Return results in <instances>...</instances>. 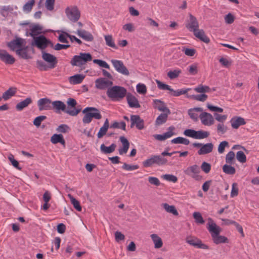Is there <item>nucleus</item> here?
Listing matches in <instances>:
<instances>
[{"label": "nucleus", "mask_w": 259, "mask_h": 259, "mask_svg": "<svg viewBox=\"0 0 259 259\" xmlns=\"http://www.w3.org/2000/svg\"><path fill=\"white\" fill-rule=\"evenodd\" d=\"M106 94L112 101H119L126 96L127 90L123 87L114 85L108 89Z\"/></svg>", "instance_id": "obj_1"}, {"label": "nucleus", "mask_w": 259, "mask_h": 259, "mask_svg": "<svg viewBox=\"0 0 259 259\" xmlns=\"http://www.w3.org/2000/svg\"><path fill=\"white\" fill-rule=\"evenodd\" d=\"M52 110L56 113H60L61 111H63L72 116L77 115L81 111L80 109H66V106L64 103L59 100L52 101Z\"/></svg>", "instance_id": "obj_2"}, {"label": "nucleus", "mask_w": 259, "mask_h": 259, "mask_svg": "<svg viewBox=\"0 0 259 259\" xmlns=\"http://www.w3.org/2000/svg\"><path fill=\"white\" fill-rule=\"evenodd\" d=\"M82 113L85 114L82 118V122L84 123H90L93 118L96 119H100L102 118L99 110L95 107H87L83 110Z\"/></svg>", "instance_id": "obj_3"}, {"label": "nucleus", "mask_w": 259, "mask_h": 259, "mask_svg": "<svg viewBox=\"0 0 259 259\" xmlns=\"http://www.w3.org/2000/svg\"><path fill=\"white\" fill-rule=\"evenodd\" d=\"M92 60V56L90 53H80L79 55H75L73 57L70 61V64L73 66H81Z\"/></svg>", "instance_id": "obj_4"}, {"label": "nucleus", "mask_w": 259, "mask_h": 259, "mask_svg": "<svg viewBox=\"0 0 259 259\" xmlns=\"http://www.w3.org/2000/svg\"><path fill=\"white\" fill-rule=\"evenodd\" d=\"M167 160L161 155H154L143 162V165L145 167H151L154 164L162 165L165 164Z\"/></svg>", "instance_id": "obj_5"}, {"label": "nucleus", "mask_w": 259, "mask_h": 259, "mask_svg": "<svg viewBox=\"0 0 259 259\" xmlns=\"http://www.w3.org/2000/svg\"><path fill=\"white\" fill-rule=\"evenodd\" d=\"M156 82L157 84L158 88L162 90H168L170 92V95L173 96L178 97L182 95H184L186 94L188 91H189L190 89H181L178 90L177 91L174 90L170 88V87L167 84H164L162 83L160 80L156 79Z\"/></svg>", "instance_id": "obj_6"}, {"label": "nucleus", "mask_w": 259, "mask_h": 259, "mask_svg": "<svg viewBox=\"0 0 259 259\" xmlns=\"http://www.w3.org/2000/svg\"><path fill=\"white\" fill-rule=\"evenodd\" d=\"M67 17L72 22H75L80 17V13L76 6L68 7L65 9Z\"/></svg>", "instance_id": "obj_7"}, {"label": "nucleus", "mask_w": 259, "mask_h": 259, "mask_svg": "<svg viewBox=\"0 0 259 259\" xmlns=\"http://www.w3.org/2000/svg\"><path fill=\"white\" fill-rule=\"evenodd\" d=\"M111 62L117 72L125 76H128L130 75L128 69L124 65L122 61L112 59Z\"/></svg>", "instance_id": "obj_8"}, {"label": "nucleus", "mask_w": 259, "mask_h": 259, "mask_svg": "<svg viewBox=\"0 0 259 259\" xmlns=\"http://www.w3.org/2000/svg\"><path fill=\"white\" fill-rule=\"evenodd\" d=\"M95 87L101 90H105L110 88L113 85V81L105 77H100L97 79L95 81Z\"/></svg>", "instance_id": "obj_9"}, {"label": "nucleus", "mask_w": 259, "mask_h": 259, "mask_svg": "<svg viewBox=\"0 0 259 259\" xmlns=\"http://www.w3.org/2000/svg\"><path fill=\"white\" fill-rule=\"evenodd\" d=\"M186 241L189 244L193 246L198 248L203 249H209V246L203 243L202 241L195 237L189 236L187 237L186 239Z\"/></svg>", "instance_id": "obj_10"}, {"label": "nucleus", "mask_w": 259, "mask_h": 259, "mask_svg": "<svg viewBox=\"0 0 259 259\" xmlns=\"http://www.w3.org/2000/svg\"><path fill=\"white\" fill-rule=\"evenodd\" d=\"M31 45L35 46L37 48L44 50L48 46V39L42 35L34 37Z\"/></svg>", "instance_id": "obj_11"}, {"label": "nucleus", "mask_w": 259, "mask_h": 259, "mask_svg": "<svg viewBox=\"0 0 259 259\" xmlns=\"http://www.w3.org/2000/svg\"><path fill=\"white\" fill-rule=\"evenodd\" d=\"M193 146L194 147L200 148L198 151L199 155H204L212 152L213 145L211 143L202 144L199 143H194Z\"/></svg>", "instance_id": "obj_12"}, {"label": "nucleus", "mask_w": 259, "mask_h": 259, "mask_svg": "<svg viewBox=\"0 0 259 259\" xmlns=\"http://www.w3.org/2000/svg\"><path fill=\"white\" fill-rule=\"evenodd\" d=\"M206 228L210 233L211 237L220 234L222 231V229L217 225L211 218L208 219Z\"/></svg>", "instance_id": "obj_13"}, {"label": "nucleus", "mask_w": 259, "mask_h": 259, "mask_svg": "<svg viewBox=\"0 0 259 259\" xmlns=\"http://www.w3.org/2000/svg\"><path fill=\"white\" fill-rule=\"evenodd\" d=\"M52 101L48 98H44L39 99L37 104L39 111L52 110Z\"/></svg>", "instance_id": "obj_14"}, {"label": "nucleus", "mask_w": 259, "mask_h": 259, "mask_svg": "<svg viewBox=\"0 0 259 259\" xmlns=\"http://www.w3.org/2000/svg\"><path fill=\"white\" fill-rule=\"evenodd\" d=\"M199 166L196 164L188 167L185 170L184 173L189 176L191 177L192 178L198 180L199 179V176L198 175L200 172Z\"/></svg>", "instance_id": "obj_15"}, {"label": "nucleus", "mask_w": 259, "mask_h": 259, "mask_svg": "<svg viewBox=\"0 0 259 259\" xmlns=\"http://www.w3.org/2000/svg\"><path fill=\"white\" fill-rule=\"evenodd\" d=\"M131 127L133 128L135 125L140 130L144 127V121L138 115H132L131 116Z\"/></svg>", "instance_id": "obj_16"}, {"label": "nucleus", "mask_w": 259, "mask_h": 259, "mask_svg": "<svg viewBox=\"0 0 259 259\" xmlns=\"http://www.w3.org/2000/svg\"><path fill=\"white\" fill-rule=\"evenodd\" d=\"M42 58L49 64L50 68H54L56 66L57 60L54 55L42 51Z\"/></svg>", "instance_id": "obj_17"}, {"label": "nucleus", "mask_w": 259, "mask_h": 259, "mask_svg": "<svg viewBox=\"0 0 259 259\" xmlns=\"http://www.w3.org/2000/svg\"><path fill=\"white\" fill-rule=\"evenodd\" d=\"M199 118L201 120V123L204 125H211L214 122L212 115L207 112H202L199 115Z\"/></svg>", "instance_id": "obj_18"}, {"label": "nucleus", "mask_w": 259, "mask_h": 259, "mask_svg": "<svg viewBox=\"0 0 259 259\" xmlns=\"http://www.w3.org/2000/svg\"><path fill=\"white\" fill-rule=\"evenodd\" d=\"M186 27L189 31L194 32L199 27V23L196 17L193 16L192 14H189V20L186 24Z\"/></svg>", "instance_id": "obj_19"}, {"label": "nucleus", "mask_w": 259, "mask_h": 259, "mask_svg": "<svg viewBox=\"0 0 259 259\" xmlns=\"http://www.w3.org/2000/svg\"><path fill=\"white\" fill-rule=\"evenodd\" d=\"M0 59L7 64H13L15 62V59L7 51L0 50Z\"/></svg>", "instance_id": "obj_20"}, {"label": "nucleus", "mask_w": 259, "mask_h": 259, "mask_svg": "<svg viewBox=\"0 0 259 259\" xmlns=\"http://www.w3.org/2000/svg\"><path fill=\"white\" fill-rule=\"evenodd\" d=\"M76 33L85 41H92L94 40L93 35L90 32L84 29H78Z\"/></svg>", "instance_id": "obj_21"}, {"label": "nucleus", "mask_w": 259, "mask_h": 259, "mask_svg": "<svg viewBox=\"0 0 259 259\" xmlns=\"http://www.w3.org/2000/svg\"><path fill=\"white\" fill-rule=\"evenodd\" d=\"M126 100L129 106L131 108H140V105L138 99L131 93L126 95Z\"/></svg>", "instance_id": "obj_22"}, {"label": "nucleus", "mask_w": 259, "mask_h": 259, "mask_svg": "<svg viewBox=\"0 0 259 259\" xmlns=\"http://www.w3.org/2000/svg\"><path fill=\"white\" fill-rule=\"evenodd\" d=\"M175 130L174 126H170L168 127V131L164 133L162 135H155L154 138L158 141H164L173 136L175 133L173 132Z\"/></svg>", "instance_id": "obj_23"}, {"label": "nucleus", "mask_w": 259, "mask_h": 259, "mask_svg": "<svg viewBox=\"0 0 259 259\" xmlns=\"http://www.w3.org/2000/svg\"><path fill=\"white\" fill-rule=\"evenodd\" d=\"M153 103L154 107L157 109L159 111L166 112L167 113H170L169 109L166 107L163 102L159 100L155 99L153 100Z\"/></svg>", "instance_id": "obj_24"}, {"label": "nucleus", "mask_w": 259, "mask_h": 259, "mask_svg": "<svg viewBox=\"0 0 259 259\" xmlns=\"http://www.w3.org/2000/svg\"><path fill=\"white\" fill-rule=\"evenodd\" d=\"M24 41V40L21 38H16L8 44V46L13 51H14L16 48L20 49Z\"/></svg>", "instance_id": "obj_25"}, {"label": "nucleus", "mask_w": 259, "mask_h": 259, "mask_svg": "<svg viewBox=\"0 0 259 259\" xmlns=\"http://www.w3.org/2000/svg\"><path fill=\"white\" fill-rule=\"evenodd\" d=\"M120 142H121L123 147L119 148L118 152L120 155H122L126 153L130 147V143L128 140L123 136H121L119 138Z\"/></svg>", "instance_id": "obj_26"}, {"label": "nucleus", "mask_w": 259, "mask_h": 259, "mask_svg": "<svg viewBox=\"0 0 259 259\" xmlns=\"http://www.w3.org/2000/svg\"><path fill=\"white\" fill-rule=\"evenodd\" d=\"M230 122L232 127L235 129H237L240 125H244L246 123L244 119L241 117L232 118Z\"/></svg>", "instance_id": "obj_27"}, {"label": "nucleus", "mask_w": 259, "mask_h": 259, "mask_svg": "<svg viewBox=\"0 0 259 259\" xmlns=\"http://www.w3.org/2000/svg\"><path fill=\"white\" fill-rule=\"evenodd\" d=\"M203 109L200 107H195L194 108L190 109L188 111V113L189 115L190 116V118L194 121H197L198 119V117L199 116L198 115L197 112H202Z\"/></svg>", "instance_id": "obj_28"}, {"label": "nucleus", "mask_w": 259, "mask_h": 259, "mask_svg": "<svg viewBox=\"0 0 259 259\" xmlns=\"http://www.w3.org/2000/svg\"><path fill=\"white\" fill-rule=\"evenodd\" d=\"M194 35L201 41L208 43L210 41L209 38L205 35V32L203 29H197L194 32Z\"/></svg>", "instance_id": "obj_29"}, {"label": "nucleus", "mask_w": 259, "mask_h": 259, "mask_svg": "<svg viewBox=\"0 0 259 259\" xmlns=\"http://www.w3.org/2000/svg\"><path fill=\"white\" fill-rule=\"evenodd\" d=\"M161 206L167 212L171 213L175 216L179 215V212L175 206L170 205L167 203H163L161 204Z\"/></svg>", "instance_id": "obj_30"}, {"label": "nucleus", "mask_w": 259, "mask_h": 259, "mask_svg": "<svg viewBox=\"0 0 259 259\" xmlns=\"http://www.w3.org/2000/svg\"><path fill=\"white\" fill-rule=\"evenodd\" d=\"M85 77L82 74H77L69 77V80L71 84H76L80 83Z\"/></svg>", "instance_id": "obj_31"}, {"label": "nucleus", "mask_w": 259, "mask_h": 259, "mask_svg": "<svg viewBox=\"0 0 259 259\" xmlns=\"http://www.w3.org/2000/svg\"><path fill=\"white\" fill-rule=\"evenodd\" d=\"M17 89L15 87H11L3 94V99L6 101L15 96L17 93Z\"/></svg>", "instance_id": "obj_32"}, {"label": "nucleus", "mask_w": 259, "mask_h": 259, "mask_svg": "<svg viewBox=\"0 0 259 259\" xmlns=\"http://www.w3.org/2000/svg\"><path fill=\"white\" fill-rule=\"evenodd\" d=\"M32 100L31 98L28 97L26 98L24 100L18 103L16 106V108L18 111H21L24 108L28 106L29 104L32 103Z\"/></svg>", "instance_id": "obj_33"}, {"label": "nucleus", "mask_w": 259, "mask_h": 259, "mask_svg": "<svg viewBox=\"0 0 259 259\" xmlns=\"http://www.w3.org/2000/svg\"><path fill=\"white\" fill-rule=\"evenodd\" d=\"M51 142L54 144L59 143L64 146L65 145V141L61 134H54L51 138Z\"/></svg>", "instance_id": "obj_34"}, {"label": "nucleus", "mask_w": 259, "mask_h": 259, "mask_svg": "<svg viewBox=\"0 0 259 259\" xmlns=\"http://www.w3.org/2000/svg\"><path fill=\"white\" fill-rule=\"evenodd\" d=\"M150 237L154 244L155 248H159L162 246L163 242L162 239L156 234H152Z\"/></svg>", "instance_id": "obj_35"}, {"label": "nucleus", "mask_w": 259, "mask_h": 259, "mask_svg": "<svg viewBox=\"0 0 259 259\" xmlns=\"http://www.w3.org/2000/svg\"><path fill=\"white\" fill-rule=\"evenodd\" d=\"M109 126V121L108 119H106L104 122L103 126L100 128L97 134V137L98 138L100 139L102 138L106 134Z\"/></svg>", "instance_id": "obj_36"}, {"label": "nucleus", "mask_w": 259, "mask_h": 259, "mask_svg": "<svg viewBox=\"0 0 259 259\" xmlns=\"http://www.w3.org/2000/svg\"><path fill=\"white\" fill-rule=\"evenodd\" d=\"M211 238L213 243L215 244L228 242V239L226 237L220 234L212 236Z\"/></svg>", "instance_id": "obj_37"}, {"label": "nucleus", "mask_w": 259, "mask_h": 259, "mask_svg": "<svg viewBox=\"0 0 259 259\" xmlns=\"http://www.w3.org/2000/svg\"><path fill=\"white\" fill-rule=\"evenodd\" d=\"M116 146L115 144H112L110 146L107 147L104 144L101 145V151L104 154L111 153L115 151Z\"/></svg>", "instance_id": "obj_38"}, {"label": "nucleus", "mask_w": 259, "mask_h": 259, "mask_svg": "<svg viewBox=\"0 0 259 259\" xmlns=\"http://www.w3.org/2000/svg\"><path fill=\"white\" fill-rule=\"evenodd\" d=\"M170 113H167L166 112L160 114L156 118L155 124L159 125L164 123L167 120L168 115Z\"/></svg>", "instance_id": "obj_39"}, {"label": "nucleus", "mask_w": 259, "mask_h": 259, "mask_svg": "<svg viewBox=\"0 0 259 259\" xmlns=\"http://www.w3.org/2000/svg\"><path fill=\"white\" fill-rule=\"evenodd\" d=\"M182 73V70L180 69H177L173 70H170L167 72V75L170 79H174L178 78Z\"/></svg>", "instance_id": "obj_40"}, {"label": "nucleus", "mask_w": 259, "mask_h": 259, "mask_svg": "<svg viewBox=\"0 0 259 259\" xmlns=\"http://www.w3.org/2000/svg\"><path fill=\"white\" fill-rule=\"evenodd\" d=\"M209 136V133L207 131L200 130L195 131V139H203L207 138Z\"/></svg>", "instance_id": "obj_41"}, {"label": "nucleus", "mask_w": 259, "mask_h": 259, "mask_svg": "<svg viewBox=\"0 0 259 259\" xmlns=\"http://www.w3.org/2000/svg\"><path fill=\"white\" fill-rule=\"evenodd\" d=\"M231 164H225L222 169L224 172L227 175H234L236 172L235 168L231 165Z\"/></svg>", "instance_id": "obj_42"}, {"label": "nucleus", "mask_w": 259, "mask_h": 259, "mask_svg": "<svg viewBox=\"0 0 259 259\" xmlns=\"http://www.w3.org/2000/svg\"><path fill=\"white\" fill-rule=\"evenodd\" d=\"M68 196L70 198V201L72 204L73 205L74 208L78 211H81L82 208L80 205L79 202L75 198H74L71 194H68Z\"/></svg>", "instance_id": "obj_43"}, {"label": "nucleus", "mask_w": 259, "mask_h": 259, "mask_svg": "<svg viewBox=\"0 0 259 259\" xmlns=\"http://www.w3.org/2000/svg\"><path fill=\"white\" fill-rule=\"evenodd\" d=\"M171 142L173 144H183L185 145H188L190 143V141L188 139L181 137H178L172 139Z\"/></svg>", "instance_id": "obj_44"}, {"label": "nucleus", "mask_w": 259, "mask_h": 259, "mask_svg": "<svg viewBox=\"0 0 259 259\" xmlns=\"http://www.w3.org/2000/svg\"><path fill=\"white\" fill-rule=\"evenodd\" d=\"M41 28L39 25H34L30 29V35L34 38L41 33Z\"/></svg>", "instance_id": "obj_45"}, {"label": "nucleus", "mask_w": 259, "mask_h": 259, "mask_svg": "<svg viewBox=\"0 0 259 259\" xmlns=\"http://www.w3.org/2000/svg\"><path fill=\"white\" fill-rule=\"evenodd\" d=\"M194 90L199 93H208L210 92V89L208 86L200 84L194 89Z\"/></svg>", "instance_id": "obj_46"}, {"label": "nucleus", "mask_w": 259, "mask_h": 259, "mask_svg": "<svg viewBox=\"0 0 259 259\" xmlns=\"http://www.w3.org/2000/svg\"><path fill=\"white\" fill-rule=\"evenodd\" d=\"M235 161V153L233 151H230L226 156V162L227 164H232Z\"/></svg>", "instance_id": "obj_47"}, {"label": "nucleus", "mask_w": 259, "mask_h": 259, "mask_svg": "<svg viewBox=\"0 0 259 259\" xmlns=\"http://www.w3.org/2000/svg\"><path fill=\"white\" fill-rule=\"evenodd\" d=\"M105 39L106 41V44L108 46L114 49L117 48V47L114 43V40L111 35H105Z\"/></svg>", "instance_id": "obj_48"}, {"label": "nucleus", "mask_w": 259, "mask_h": 259, "mask_svg": "<svg viewBox=\"0 0 259 259\" xmlns=\"http://www.w3.org/2000/svg\"><path fill=\"white\" fill-rule=\"evenodd\" d=\"M193 216L196 223L201 224L204 223V220L199 212H194L193 214Z\"/></svg>", "instance_id": "obj_49"}, {"label": "nucleus", "mask_w": 259, "mask_h": 259, "mask_svg": "<svg viewBox=\"0 0 259 259\" xmlns=\"http://www.w3.org/2000/svg\"><path fill=\"white\" fill-rule=\"evenodd\" d=\"M34 4V0H30L28 1L24 5L23 7V11L26 12H30Z\"/></svg>", "instance_id": "obj_50"}, {"label": "nucleus", "mask_w": 259, "mask_h": 259, "mask_svg": "<svg viewBox=\"0 0 259 259\" xmlns=\"http://www.w3.org/2000/svg\"><path fill=\"white\" fill-rule=\"evenodd\" d=\"M126 124L124 121H122L120 123L115 121L112 125H110V128H121L124 131H125Z\"/></svg>", "instance_id": "obj_51"}, {"label": "nucleus", "mask_w": 259, "mask_h": 259, "mask_svg": "<svg viewBox=\"0 0 259 259\" xmlns=\"http://www.w3.org/2000/svg\"><path fill=\"white\" fill-rule=\"evenodd\" d=\"M37 68L41 71H46L50 68L49 65H47L45 63L40 60H37L36 62Z\"/></svg>", "instance_id": "obj_52"}, {"label": "nucleus", "mask_w": 259, "mask_h": 259, "mask_svg": "<svg viewBox=\"0 0 259 259\" xmlns=\"http://www.w3.org/2000/svg\"><path fill=\"white\" fill-rule=\"evenodd\" d=\"M237 159L241 163L246 161V157L245 154L241 151H238L236 154Z\"/></svg>", "instance_id": "obj_53"}, {"label": "nucleus", "mask_w": 259, "mask_h": 259, "mask_svg": "<svg viewBox=\"0 0 259 259\" xmlns=\"http://www.w3.org/2000/svg\"><path fill=\"white\" fill-rule=\"evenodd\" d=\"M238 184L236 183H233L230 196L231 198L235 197L238 195Z\"/></svg>", "instance_id": "obj_54"}, {"label": "nucleus", "mask_w": 259, "mask_h": 259, "mask_svg": "<svg viewBox=\"0 0 259 259\" xmlns=\"http://www.w3.org/2000/svg\"><path fill=\"white\" fill-rule=\"evenodd\" d=\"M47 118V116L45 115H40L36 117L33 120V124L37 127L40 125L42 121Z\"/></svg>", "instance_id": "obj_55"}, {"label": "nucleus", "mask_w": 259, "mask_h": 259, "mask_svg": "<svg viewBox=\"0 0 259 259\" xmlns=\"http://www.w3.org/2000/svg\"><path fill=\"white\" fill-rule=\"evenodd\" d=\"M93 62L95 64H98L100 67H104L108 69H110L109 65L107 64V63L106 61L104 60L99 59H94L93 60Z\"/></svg>", "instance_id": "obj_56"}, {"label": "nucleus", "mask_w": 259, "mask_h": 259, "mask_svg": "<svg viewBox=\"0 0 259 259\" xmlns=\"http://www.w3.org/2000/svg\"><path fill=\"white\" fill-rule=\"evenodd\" d=\"M136 88L137 92L139 94L144 95L147 92V88L144 84L139 83L137 85Z\"/></svg>", "instance_id": "obj_57"}, {"label": "nucleus", "mask_w": 259, "mask_h": 259, "mask_svg": "<svg viewBox=\"0 0 259 259\" xmlns=\"http://www.w3.org/2000/svg\"><path fill=\"white\" fill-rule=\"evenodd\" d=\"M188 71L191 75H195L198 73V66L196 64H191L188 68Z\"/></svg>", "instance_id": "obj_58"}, {"label": "nucleus", "mask_w": 259, "mask_h": 259, "mask_svg": "<svg viewBox=\"0 0 259 259\" xmlns=\"http://www.w3.org/2000/svg\"><path fill=\"white\" fill-rule=\"evenodd\" d=\"M70 130L69 127L64 124L60 125L56 129V131L59 133H67Z\"/></svg>", "instance_id": "obj_59"}, {"label": "nucleus", "mask_w": 259, "mask_h": 259, "mask_svg": "<svg viewBox=\"0 0 259 259\" xmlns=\"http://www.w3.org/2000/svg\"><path fill=\"white\" fill-rule=\"evenodd\" d=\"M162 178L169 182H172L174 183H176L178 181V178L176 176L172 175H169V174H166L162 176Z\"/></svg>", "instance_id": "obj_60"}, {"label": "nucleus", "mask_w": 259, "mask_h": 259, "mask_svg": "<svg viewBox=\"0 0 259 259\" xmlns=\"http://www.w3.org/2000/svg\"><path fill=\"white\" fill-rule=\"evenodd\" d=\"M139 166L138 165H130L124 163L122 168L126 170L131 171L138 169Z\"/></svg>", "instance_id": "obj_61"}, {"label": "nucleus", "mask_w": 259, "mask_h": 259, "mask_svg": "<svg viewBox=\"0 0 259 259\" xmlns=\"http://www.w3.org/2000/svg\"><path fill=\"white\" fill-rule=\"evenodd\" d=\"M201 168L205 173L208 174L211 169V165L209 163L204 161L201 165Z\"/></svg>", "instance_id": "obj_62"}, {"label": "nucleus", "mask_w": 259, "mask_h": 259, "mask_svg": "<svg viewBox=\"0 0 259 259\" xmlns=\"http://www.w3.org/2000/svg\"><path fill=\"white\" fill-rule=\"evenodd\" d=\"M192 98L195 100L204 102L206 100L207 95L205 94H202L200 95H193Z\"/></svg>", "instance_id": "obj_63"}, {"label": "nucleus", "mask_w": 259, "mask_h": 259, "mask_svg": "<svg viewBox=\"0 0 259 259\" xmlns=\"http://www.w3.org/2000/svg\"><path fill=\"white\" fill-rule=\"evenodd\" d=\"M17 55L20 56L23 58L26 59L27 57V53L26 50L23 48L18 49L16 51Z\"/></svg>", "instance_id": "obj_64"}]
</instances>
